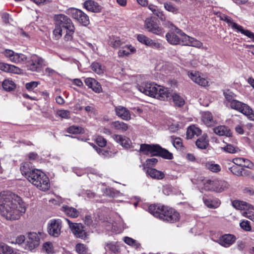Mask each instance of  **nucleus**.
<instances>
[{
	"mask_svg": "<svg viewBox=\"0 0 254 254\" xmlns=\"http://www.w3.org/2000/svg\"><path fill=\"white\" fill-rule=\"evenodd\" d=\"M136 52V49L131 45H126L119 50L118 55L120 57L128 56Z\"/></svg>",
	"mask_w": 254,
	"mask_h": 254,
	"instance_id": "27",
	"label": "nucleus"
},
{
	"mask_svg": "<svg viewBox=\"0 0 254 254\" xmlns=\"http://www.w3.org/2000/svg\"><path fill=\"white\" fill-rule=\"evenodd\" d=\"M184 42L183 44L185 45L192 46L197 48H200L203 45V44L200 41L190 37L186 34L184 35Z\"/></svg>",
	"mask_w": 254,
	"mask_h": 254,
	"instance_id": "21",
	"label": "nucleus"
},
{
	"mask_svg": "<svg viewBox=\"0 0 254 254\" xmlns=\"http://www.w3.org/2000/svg\"><path fill=\"white\" fill-rule=\"evenodd\" d=\"M146 173L152 178L155 179L162 180L165 177V174L163 172L154 168H148L147 170Z\"/></svg>",
	"mask_w": 254,
	"mask_h": 254,
	"instance_id": "29",
	"label": "nucleus"
},
{
	"mask_svg": "<svg viewBox=\"0 0 254 254\" xmlns=\"http://www.w3.org/2000/svg\"><path fill=\"white\" fill-rule=\"evenodd\" d=\"M105 249L111 254H119L120 253L119 247L117 243H108L105 245Z\"/></svg>",
	"mask_w": 254,
	"mask_h": 254,
	"instance_id": "32",
	"label": "nucleus"
},
{
	"mask_svg": "<svg viewBox=\"0 0 254 254\" xmlns=\"http://www.w3.org/2000/svg\"><path fill=\"white\" fill-rule=\"evenodd\" d=\"M188 75L194 82L198 85L203 87L208 85L207 79L203 77L199 72L195 70L190 71L188 72Z\"/></svg>",
	"mask_w": 254,
	"mask_h": 254,
	"instance_id": "13",
	"label": "nucleus"
},
{
	"mask_svg": "<svg viewBox=\"0 0 254 254\" xmlns=\"http://www.w3.org/2000/svg\"><path fill=\"white\" fill-rule=\"evenodd\" d=\"M201 130L194 125L190 126L187 129V137L188 139H191L194 135L198 136L201 134Z\"/></svg>",
	"mask_w": 254,
	"mask_h": 254,
	"instance_id": "31",
	"label": "nucleus"
},
{
	"mask_svg": "<svg viewBox=\"0 0 254 254\" xmlns=\"http://www.w3.org/2000/svg\"><path fill=\"white\" fill-rule=\"evenodd\" d=\"M61 210L65 215L72 218H76L79 214V212L76 208L67 205L63 206Z\"/></svg>",
	"mask_w": 254,
	"mask_h": 254,
	"instance_id": "26",
	"label": "nucleus"
},
{
	"mask_svg": "<svg viewBox=\"0 0 254 254\" xmlns=\"http://www.w3.org/2000/svg\"><path fill=\"white\" fill-rule=\"evenodd\" d=\"M232 164L230 160H226L224 162L225 167L228 168L233 174L238 176H242L243 169L239 166Z\"/></svg>",
	"mask_w": 254,
	"mask_h": 254,
	"instance_id": "20",
	"label": "nucleus"
},
{
	"mask_svg": "<svg viewBox=\"0 0 254 254\" xmlns=\"http://www.w3.org/2000/svg\"><path fill=\"white\" fill-rule=\"evenodd\" d=\"M66 131L67 132L72 134H83L85 132V130L83 128L76 126H72L69 127L67 128Z\"/></svg>",
	"mask_w": 254,
	"mask_h": 254,
	"instance_id": "44",
	"label": "nucleus"
},
{
	"mask_svg": "<svg viewBox=\"0 0 254 254\" xmlns=\"http://www.w3.org/2000/svg\"><path fill=\"white\" fill-rule=\"evenodd\" d=\"M6 72L20 74L22 72V70L14 65L9 64Z\"/></svg>",
	"mask_w": 254,
	"mask_h": 254,
	"instance_id": "54",
	"label": "nucleus"
},
{
	"mask_svg": "<svg viewBox=\"0 0 254 254\" xmlns=\"http://www.w3.org/2000/svg\"><path fill=\"white\" fill-rule=\"evenodd\" d=\"M97 144L100 147H103L106 145L107 141L101 136H97L95 139Z\"/></svg>",
	"mask_w": 254,
	"mask_h": 254,
	"instance_id": "58",
	"label": "nucleus"
},
{
	"mask_svg": "<svg viewBox=\"0 0 254 254\" xmlns=\"http://www.w3.org/2000/svg\"><path fill=\"white\" fill-rule=\"evenodd\" d=\"M203 186L206 190L220 193L228 189L230 185L227 182L223 180L208 179L203 181Z\"/></svg>",
	"mask_w": 254,
	"mask_h": 254,
	"instance_id": "6",
	"label": "nucleus"
},
{
	"mask_svg": "<svg viewBox=\"0 0 254 254\" xmlns=\"http://www.w3.org/2000/svg\"><path fill=\"white\" fill-rule=\"evenodd\" d=\"M40 240V237L37 233H29L26 241V249L30 251L34 249L39 246Z\"/></svg>",
	"mask_w": 254,
	"mask_h": 254,
	"instance_id": "14",
	"label": "nucleus"
},
{
	"mask_svg": "<svg viewBox=\"0 0 254 254\" xmlns=\"http://www.w3.org/2000/svg\"><path fill=\"white\" fill-rule=\"evenodd\" d=\"M203 202L206 206L211 208H217L220 204V201L217 199H203Z\"/></svg>",
	"mask_w": 254,
	"mask_h": 254,
	"instance_id": "40",
	"label": "nucleus"
},
{
	"mask_svg": "<svg viewBox=\"0 0 254 254\" xmlns=\"http://www.w3.org/2000/svg\"><path fill=\"white\" fill-rule=\"evenodd\" d=\"M20 169L22 174L28 179V176L31 175L30 174L34 169L31 168L30 162H24L21 164Z\"/></svg>",
	"mask_w": 254,
	"mask_h": 254,
	"instance_id": "30",
	"label": "nucleus"
},
{
	"mask_svg": "<svg viewBox=\"0 0 254 254\" xmlns=\"http://www.w3.org/2000/svg\"><path fill=\"white\" fill-rule=\"evenodd\" d=\"M224 95L226 99L225 103L227 106H230L236 100V95L229 90L225 91Z\"/></svg>",
	"mask_w": 254,
	"mask_h": 254,
	"instance_id": "37",
	"label": "nucleus"
},
{
	"mask_svg": "<svg viewBox=\"0 0 254 254\" xmlns=\"http://www.w3.org/2000/svg\"><path fill=\"white\" fill-rule=\"evenodd\" d=\"M3 55L7 58H8L10 62H12V58L14 57L15 53L11 50L5 49L3 52Z\"/></svg>",
	"mask_w": 254,
	"mask_h": 254,
	"instance_id": "59",
	"label": "nucleus"
},
{
	"mask_svg": "<svg viewBox=\"0 0 254 254\" xmlns=\"http://www.w3.org/2000/svg\"><path fill=\"white\" fill-rule=\"evenodd\" d=\"M39 84V82L32 81L27 83L25 85V87L28 91H32L33 89L37 87Z\"/></svg>",
	"mask_w": 254,
	"mask_h": 254,
	"instance_id": "60",
	"label": "nucleus"
},
{
	"mask_svg": "<svg viewBox=\"0 0 254 254\" xmlns=\"http://www.w3.org/2000/svg\"><path fill=\"white\" fill-rule=\"evenodd\" d=\"M240 226L242 229L246 231H251L252 227L250 222L248 220H243L240 223Z\"/></svg>",
	"mask_w": 254,
	"mask_h": 254,
	"instance_id": "57",
	"label": "nucleus"
},
{
	"mask_svg": "<svg viewBox=\"0 0 254 254\" xmlns=\"http://www.w3.org/2000/svg\"><path fill=\"white\" fill-rule=\"evenodd\" d=\"M83 7L87 10L94 13L101 12L103 8L98 2L92 0H87L84 1Z\"/></svg>",
	"mask_w": 254,
	"mask_h": 254,
	"instance_id": "17",
	"label": "nucleus"
},
{
	"mask_svg": "<svg viewBox=\"0 0 254 254\" xmlns=\"http://www.w3.org/2000/svg\"><path fill=\"white\" fill-rule=\"evenodd\" d=\"M201 120L207 127L213 126L216 124L211 113L208 111L204 112L202 113Z\"/></svg>",
	"mask_w": 254,
	"mask_h": 254,
	"instance_id": "25",
	"label": "nucleus"
},
{
	"mask_svg": "<svg viewBox=\"0 0 254 254\" xmlns=\"http://www.w3.org/2000/svg\"><path fill=\"white\" fill-rule=\"evenodd\" d=\"M112 137L115 141L120 143L124 147L127 148L130 146V140L128 137L118 134H114Z\"/></svg>",
	"mask_w": 254,
	"mask_h": 254,
	"instance_id": "24",
	"label": "nucleus"
},
{
	"mask_svg": "<svg viewBox=\"0 0 254 254\" xmlns=\"http://www.w3.org/2000/svg\"><path fill=\"white\" fill-rule=\"evenodd\" d=\"M148 212L154 217L164 221L174 223L180 218V214L175 209L160 204L150 205Z\"/></svg>",
	"mask_w": 254,
	"mask_h": 254,
	"instance_id": "3",
	"label": "nucleus"
},
{
	"mask_svg": "<svg viewBox=\"0 0 254 254\" xmlns=\"http://www.w3.org/2000/svg\"><path fill=\"white\" fill-rule=\"evenodd\" d=\"M144 27L149 32L157 35L160 36L164 33L163 28L152 17H148L145 19Z\"/></svg>",
	"mask_w": 254,
	"mask_h": 254,
	"instance_id": "9",
	"label": "nucleus"
},
{
	"mask_svg": "<svg viewBox=\"0 0 254 254\" xmlns=\"http://www.w3.org/2000/svg\"><path fill=\"white\" fill-rule=\"evenodd\" d=\"M123 42L121 41V40L119 38H114L111 39L109 41L110 45L115 49L118 48L121 46Z\"/></svg>",
	"mask_w": 254,
	"mask_h": 254,
	"instance_id": "51",
	"label": "nucleus"
},
{
	"mask_svg": "<svg viewBox=\"0 0 254 254\" xmlns=\"http://www.w3.org/2000/svg\"><path fill=\"white\" fill-rule=\"evenodd\" d=\"M69 226L71 229L73 234L77 237L83 239H85L87 237L86 232L83 229V226L80 223H73L66 219Z\"/></svg>",
	"mask_w": 254,
	"mask_h": 254,
	"instance_id": "15",
	"label": "nucleus"
},
{
	"mask_svg": "<svg viewBox=\"0 0 254 254\" xmlns=\"http://www.w3.org/2000/svg\"><path fill=\"white\" fill-rule=\"evenodd\" d=\"M82 195L87 196L89 198H93L95 196V193L89 190H85Z\"/></svg>",
	"mask_w": 254,
	"mask_h": 254,
	"instance_id": "64",
	"label": "nucleus"
},
{
	"mask_svg": "<svg viewBox=\"0 0 254 254\" xmlns=\"http://www.w3.org/2000/svg\"><path fill=\"white\" fill-rule=\"evenodd\" d=\"M0 254H14L13 249L3 243H0Z\"/></svg>",
	"mask_w": 254,
	"mask_h": 254,
	"instance_id": "46",
	"label": "nucleus"
},
{
	"mask_svg": "<svg viewBox=\"0 0 254 254\" xmlns=\"http://www.w3.org/2000/svg\"><path fill=\"white\" fill-rule=\"evenodd\" d=\"M205 168L214 173H218L221 171V167L219 164L212 162H207L204 164Z\"/></svg>",
	"mask_w": 254,
	"mask_h": 254,
	"instance_id": "39",
	"label": "nucleus"
},
{
	"mask_svg": "<svg viewBox=\"0 0 254 254\" xmlns=\"http://www.w3.org/2000/svg\"><path fill=\"white\" fill-rule=\"evenodd\" d=\"M55 20V28L53 34L56 40L59 39L63 33H65L64 39L66 41L71 40L75 32V27L72 20L66 15L58 14L54 17Z\"/></svg>",
	"mask_w": 254,
	"mask_h": 254,
	"instance_id": "2",
	"label": "nucleus"
},
{
	"mask_svg": "<svg viewBox=\"0 0 254 254\" xmlns=\"http://www.w3.org/2000/svg\"><path fill=\"white\" fill-rule=\"evenodd\" d=\"M148 47L158 50H162L164 49V47L161 43L152 39L151 40Z\"/></svg>",
	"mask_w": 254,
	"mask_h": 254,
	"instance_id": "52",
	"label": "nucleus"
},
{
	"mask_svg": "<svg viewBox=\"0 0 254 254\" xmlns=\"http://www.w3.org/2000/svg\"><path fill=\"white\" fill-rule=\"evenodd\" d=\"M197 147L200 149H205L209 144L208 136L206 134L199 137L195 142Z\"/></svg>",
	"mask_w": 254,
	"mask_h": 254,
	"instance_id": "33",
	"label": "nucleus"
},
{
	"mask_svg": "<svg viewBox=\"0 0 254 254\" xmlns=\"http://www.w3.org/2000/svg\"><path fill=\"white\" fill-rule=\"evenodd\" d=\"M158 145H150L147 144H141L140 147V151L146 155L157 156Z\"/></svg>",
	"mask_w": 254,
	"mask_h": 254,
	"instance_id": "18",
	"label": "nucleus"
},
{
	"mask_svg": "<svg viewBox=\"0 0 254 254\" xmlns=\"http://www.w3.org/2000/svg\"><path fill=\"white\" fill-rule=\"evenodd\" d=\"M243 167L252 169L254 167V165L249 160L245 159V162L243 163Z\"/></svg>",
	"mask_w": 254,
	"mask_h": 254,
	"instance_id": "62",
	"label": "nucleus"
},
{
	"mask_svg": "<svg viewBox=\"0 0 254 254\" xmlns=\"http://www.w3.org/2000/svg\"><path fill=\"white\" fill-rule=\"evenodd\" d=\"M45 60L42 58L34 55L28 64V69L33 71H39L41 69L46 65Z\"/></svg>",
	"mask_w": 254,
	"mask_h": 254,
	"instance_id": "12",
	"label": "nucleus"
},
{
	"mask_svg": "<svg viewBox=\"0 0 254 254\" xmlns=\"http://www.w3.org/2000/svg\"><path fill=\"white\" fill-rule=\"evenodd\" d=\"M111 127L115 129L119 130L122 132L126 131L128 129L127 124L120 121H115L111 123Z\"/></svg>",
	"mask_w": 254,
	"mask_h": 254,
	"instance_id": "35",
	"label": "nucleus"
},
{
	"mask_svg": "<svg viewBox=\"0 0 254 254\" xmlns=\"http://www.w3.org/2000/svg\"><path fill=\"white\" fill-rule=\"evenodd\" d=\"M214 132L219 136L230 137L232 135L230 129L225 126H219L213 128Z\"/></svg>",
	"mask_w": 254,
	"mask_h": 254,
	"instance_id": "23",
	"label": "nucleus"
},
{
	"mask_svg": "<svg viewBox=\"0 0 254 254\" xmlns=\"http://www.w3.org/2000/svg\"><path fill=\"white\" fill-rule=\"evenodd\" d=\"M27 60V57L22 54L15 53L11 62L15 64H22Z\"/></svg>",
	"mask_w": 254,
	"mask_h": 254,
	"instance_id": "45",
	"label": "nucleus"
},
{
	"mask_svg": "<svg viewBox=\"0 0 254 254\" xmlns=\"http://www.w3.org/2000/svg\"><path fill=\"white\" fill-rule=\"evenodd\" d=\"M90 67L91 69L98 74H103L105 70V66L98 62H93Z\"/></svg>",
	"mask_w": 254,
	"mask_h": 254,
	"instance_id": "36",
	"label": "nucleus"
},
{
	"mask_svg": "<svg viewBox=\"0 0 254 254\" xmlns=\"http://www.w3.org/2000/svg\"><path fill=\"white\" fill-rule=\"evenodd\" d=\"M244 162H245L244 158H235L231 161L232 163L240 167L243 166Z\"/></svg>",
	"mask_w": 254,
	"mask_h": 254,
	"instance_id": "61",
	"label": "nucleus"
},
{
	"mask_svg": "<svg viewBox=\"0 0 254 254\" xmlns=\"http://www.w3.org/2000/svg\"><path fill=\"white\" fill-rule=\"evenodd\" d=\"M42 251L48 254H52L55 252L53 244L51 242H46L43 244Z\"/></svg>",
	"mask_w": 254,
	"mask_h": 254,
	"instance_id": "41",
	"label": "nucleus"
},
{
	"mask_svg": "<svg viewBox=\"0 0 254 254\" xmlns=\"http://www.w3.org/2000/svg\"><path fill=\"white\" fill-rule=\"evenodd\" d=\"M232 205L237 209L243 210V211H247L249 210L252 205L243 201L236 200L232 202Z\"/></svg>",
	"mask_w": 254,
	"mask_h": 254,
	"instance_id": "28",
	"label": "nucleus"
},
{
	"mask_svg": "<svg viewBox=\"0 0 254 254\" xmlns=\"http://www.w3.org/2000/svg\"><path fill=\"white\" fill-rule=\"evenodd\" d=\"M137 40L141 44L148 46L151 39L143 34H138L136 36Z\"/></svg>",
	"mask_w": 254,
	"mask_h": 254,
	"instance_id": "50",
	"label": "nucleus"
},
{
	"mask_svg": "<svg viewBox=\"0 0 254 254\" xmlns=\"http://www.w3.org/2000/svg\"><path fill=\"white\" fill-rule=\"evenodd\" d=\"M242 214L254 222V206L251 205L248 211H243Z\"/></svg>",
	"mask_w": 254,
	"mask_h": 254,
	"instance_id": "48",
	"label": "nucleus"
},
{
	"mask_svg": "<svg viewBox=\"0 0 254 254\" xmlns=\"http://www.w3.org/2000/svg\"><path fill=\"white\" fill-rule=\"evenodd\" d=\"M148 8L154 14L157 15L158 12L160 10L156 5L150 4L148 5Z\"/></svg>",
	"mask_w": 254,
	"mask_h": 254,
	"instance_id": "63",
	"label": "nucleus"
},
{
	"mask_svg": "<svg viewBox=\"0 0 254 254\" xmlns=\"http://www.w3.org/2000/svg\"><path fill=\"white\" fill-rule=\"evenodd\" d=\"M69 11L72 17L83 25L87 26L89 24L88 16L82 10L72 8L69 9Z\"/></svg>",
	"mask_w": 254,
	"mask_h": 254,
	"instance_id": "11",
	"label": "nucleus"
},
{
	"mask_svg": "<svg viewBox=\"0 0 254 254\" xmlns=\"http://www.w3.org/2000/svg\"><path fill=\"white\" fill-rule=\"evenodd\" d=\"M229 107L247 116L250 120L254 121L253 111L247 104L236 100Z\"/></svg>",
	"mask_w": 254,
	"mask_h": 254,
	"instance_id": "7",
	"label": "nucleus"
},
{
	"mask_svg": "<svg viewBox=\"0 0 254 254\" xmlns=\"http://www.w3.org/2000/svg\"><path fill=\"white\" fill-rule=\"evenodd\" d=\"M236 237L231 234H225L220 237L218 240V243L225 247H229L235 241Z\"/></svg>",
	"mask_w": 254,
	"mask_h": 254,
	"instance_id": "19",
	"label": "nucleus"
},
{
	"mask_svg": "<svg viewBox=\"0 0 254 254\" xmlns=\"http://www.w3.org/2000/svg\"><path fill=\"white\" fill-rule=\"evenodd\" d=\"M84 81L85 85L95 93H100L102 92L103 90L101 85L95 78L87 77L85 78Z\"/></svg>",
	"mask_w": 254,
	"mask_h": 254,
	"instance_id": "16",
	"label": "nucleus"
},
{
	"mask_svg": "<svg viewBox=\"0 0 254 254\" xmlns=\"http://www.w3.org/2000/svg\"><path fill=\"white\" fill-rule=\"evenodd\" d=\"M157 156H160L167 159H172L173 157V154L168 150L163 149L159 145L158 146Z\"/></svg>",
	"mask_w": 254,
	"mask_h": 254,
	"instance_id": "38",
	"label": "nucleus"
},
{
	"mask_svg": "<svg viewBox=\"0 0 254 254\" xmlns=\"http://www.w3.org/2000/svg\"><path fill=\"white\" fill-rule=\"evenodd\" d=\"M62 228V222L61 219H51L48 223V233L51 236L58 237L61 233Z\"/></svg>",
	"mask_w": 254,
	"mask_h": 254,
	"instance_id": "10",
	"label": "nucleus"
},
{
	"mask_svg": "<svg viewBox=\"0 0 254 254\" xmlns=\"http://www.w3.org/2000/svg\"><path fill=\"white\" fill-rule=\"evenodd\" d=\"M222 148L225 152L229 153H235L238 152L239 150L238 147H236L230 144H227Z\"/></svg>",
	"mask_w": 254,
	"mask_h": 254,
	"instance_id": "53",
	"label": "nucleus"
},
{
	"mask_svg": "<svg viewBox=\"0 0 254 254\" xmlns=\"http://www.w3.org/2000/svg\"><path fill=\"white\" fill-rule=\"evenodd\" d=\"M172 99L174 104L178 107H181L185 105V101L183 97L180 94L174 93L172 94Z\"/></svg>",
	"mask_w": 254,
	"mask_h": 254,
	"instance_id": "34",
	"label": "nucleus"
},
{
	"mask_svg": "<svg viewBox=\"0 0 254 254\" xmlns=\"http://www.w3.org/2000/svg\"><path fill=\"white\" fill-rule=\"evenodd\" d=\"M2 87L6 91H11L15 88L16 85L12 80L7 79L3 81Z\"/></svg>",
	"mask_w": 254,
	"mask_h": 254,
	"instance_id": "42",
	"label": "nucleus"
},
{
	"mask_svg": "<svg viewBox=\"0 0 254 254\" xmlns=\"http://www.w3.org/2000/svg\"><path fill=\"white\" fill-rule=\"evenodd\" d=\"M172 142L173 146L178 150L183 151L184 146H183L182 139L180 137L172 138Z\"/></svg>",
	"mask_w": 254,
	"mask_h": 254,
	"instance_id": "47",
	"label": "nucleus"
},
{
	"mask_svg": "<svg viewBox=\"0 0 254 254\" xmlns=\"http://www.w3.org/2000/svg\"><path fill=\"white\" fill-rule=\"evenodd\" d=\"M27 180L38 189L46 191L50 187V180L47 175L40 170L34 169Z\"/></svg>",
	"mask_w": 254,
	"mask_h": 254,
	"instance_id": "5",
	"label": "nucleus"
},
{
	"mask_svg": "<svg viewBox=\"0 0 254 254\" xmlns=\"http://www.w3.org/2000/svg\"><path fill=\"white\" fill-rule=\"evenodd\" d=\"M25 211V204L17 195L9 191L0 193V214L6 220H18Z\"/></svg>",
	"mask_w": 254,
	"mask_h": 254,
	"instance_id": "1",
	"label": "nucleus"
},
{
	"mask_svg": "<svg viewBox=\"0 0 254 254\" xmlns=\"http://www.w3.org/2000/svg\"><path fill=\"white\" fill-rule=\"evenodd\" d=\"M137 88L144 94L160 100H164L168 96L166 88L153 82L142 83L141 85H137Z\"/></svg>",
	"mask_w": 254,
	"mask_h": 254,
	"instance_id": "4",
	"label": "nucleus"
},
{
	"mask_svg": "<svg viewBox=\"0 0 254 254\" xmlns=\"http://www.w3.org/2000/svg\"><path fill=\"white\" fill-rule=\"evenodd\" d=\"M75 248L76 251L78 254H85L87 252V248L82 244H77Z\"/></svg>",
	"mask_w": 254,
	"mask_h": 254,
	"instance_id": "56",
	"label": "nucleus"
},
{
	"mask_svg": "<svg viewBox=\"0 0 254 254\" xmlns=\"http://www.w3.org/2000/svg\"><path fill=\"white\" fill-rule=\"evenodd\" d=\"M186 34L181 29L175 27L174 31L169 32L166 35V38L168 42L173 45L180 44L181 42H184V38Z\"/></svg>",
	"mask_w": 254,
	"mask_h": 254,
	"instance_id": "8",
	"label": "nucleus"
},
{
	"mask_svg": "<svg viewBox=\"0 0 254 254\" xmlns=\"http://www.w3.org/2000/svg\"><path fill=\"white\" fill-rule=\"evenodd\" d=\"M165 9L173 13H177L179 8L171 2H167L164 4Z\"/></svg>",
	"mask_w": 254,
	"mask_h": 254,
	"instance_id": "49",
	"label": "nucleus"
},
{
	"mask_svg": "<svg viewBox=\"0 0 254 254\" xmlns=\"http://www.w3.org/2000/svg\"><path fill=\"white\" fill-rule=\"evenodd\" d=\"M124 242L127 245L137 249L140 247V244L135 240L128 237H125L124 238Z\"/></svg>",
	"mask_w": 254,
	"mask_h": 254,
	"instance_id": "43",
	"label": "nucleus"
},
{
	"mask_svg": "<svg viewBox=\"0 0 254 254\" xmlns=\"http://www.w3.org/2000/svg\"><path fill=\"white\" fill-rule=\"evenodd\" d=\"M57 115L63 119H68L70 118V113L68 110H59L57 112Z\"/></svg>",
	"mask_w": 254,
	"mask_h": 254,
	"instance_id": "55",
	"label": "nucleus"
},
{
	"mask_svg": "<svg viewBox=\"0 0 254 254\" xmlns=\"http://www.w3.org/2000/svg\"><path fill=\"white\" fill-rule=\"evenodd\" d=\"M116 115L124 120H129L130 119V114L129 111L125 107L118 106L115 108Z\"/></svg>",
	"mask_w": 254,
	"mask_h": 254,
	"instance_id": "22",
	"label": "nucleus"
}]
</instances>
